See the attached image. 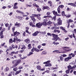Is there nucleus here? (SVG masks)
Returning a JSON list of instances; mask_svg holds the SVG:
<instances>
[{
	"label": "nucleus",
	"mask_w": 76,
	"mask_h": 76,
	"mask_svg": "<svg viewBox=\"0 0 76 76\" xmlns=\"http://www.w3.org/2000/svg\"><path fill=\"white\" fill-rule=\"evenodd\" d=\"M18 18L19 19H21L22 18V17L20 16H18Z\"/></svg>",
	"instance_id": "54"
},
{
	"label": "nucleus",
	"mask_w": 76,
	"mask_h": 76,
	"mask_svg": "<svg viewBox=\"0 0 76 76\" xmlns=\"http://www.w3.org/2000/svg\"><path fill=\"white\" fill-rule=\"evenodd\" d=\"M52 35L53 36V37H54V38L53 39H52L55 40V41H57V40L59 39V37H57V35L53 34Z\"/></svg>",
	"instance_id": "3"
},
{
	"label": "nucleus",
	"mask_w": 76,
	"mask_h": 76,
	"mask_svg": "<svg viewBox=\"0 0 76 76\" xmlns=\"http://www.w3.org/2000/svg\"><path fill=\"white\" fill-rule=\"evenodd\" d=\"M52 12L54 15H57V12L55 11H53Z\"/></svg>",
	"instance_id": "23"
},
{
	"label": "nucleus",
	"mask_w": 76,
	"mask_h": 76,
	"mask_svg": "<svg viewBox=\"0 0 76 76\" xmlns=\"http://www.w3.org/2000/svg\"><path fill=\"white\" fill-rule=\"evenodd\" d=\"M13 39H10L9 40L10 43V44L12 43H13Z\"/></svg>",
	"instance_id": "24"
},
{
	"label": "nucleus",
	"mask_w": 76,
	"mask_h": 76,
	"mask_svg": "<svg viewBox=\"0 0 76 76\" xmlns=\"http://www.w3.org/2000/svg\"><path fill=\"white\" fill-rule=\"evenodd\" d=\"M52 65L50 63L49 64L46 63L45 65V67H47V66L49 67V66H51Z\"/></svg>",
	"instance_id": "14"
},
{
	"label": "nucleus",
	"mask_w": 76,
	"mask_h": 76,
	"mask_svg": "<svg viewBox=\"0 0 76 76\" xmlns=\"http://www.w3.org/2000/svg\"><path fill=\"white\" fill-rule=\"evenodd\" d=\"M43 9H44H44H48V10H50V9L48 6H46V7L43 6Z\"/></svg>",
	"instance_id": "11"
},
{
	"label": "nucleus",
	"mask_w": 76,
	"mask_h": 76,
	"mask_svg": "<svg viewBox=\"0 0 76 76\" xmlns=\"http://www.w3.org/2000/svg\"><path fill=\"white\" fill-rule=\"evenodd\" d=\"M62 56L63 57H66L67 56V55L65 54H64L62 55Z\"/></svg>",
	"instance_id": "53"
},
{
	"label": "nucleus",
	"mask_w": 76,
	"mask_h": 76,
	"mask_svg": "<svg viewBox=\"0 0 76 76\" xmlns=\"http://www.w3.org/2000/svg\"><path fill=\"white\" fill-rule=\"evenodd\" d=\"M20 34V33L19 32H17V31L15 32L14 33V36L15 37V36H18L19 34Z\"/></svg>",
	"instance_id": "10"
},
{
	"label": "nucleus",
	"mask_w": 76,
	"mask_h": 76,
	"mask_svg": "<svg viewBox=\"0 0 76 76\" xmlns=\"http://www.w3.org/2000/svg\"><path fill=\"white\" fill-rule=\"evenodd\" d=\"M41 16L40 14H38V15L35 14H32V16H30V18H31V20H33V22L34 24L35 23V21H36V19H35L34 17H37V18H39V16Z\"/></svg>",
	"instance_id": "1"
},
{
	"label": "nucleus",
	"mask_w": 76,
	"mask_h": 76,
	"mask_svg": "<svg viewBox=\"0 0 76 76\" xmlns=\"http://www.w3.org/2000/svg\"><path fill=\"white\" fill-rule=\"evenodd\" d=\"M29 29V28L28 27H27L26 28V30H28V29Z\"/></svg>",
	"instance_id": "61"
},
{
	"label": "nucleus",
	"mask_w": 76,
	"mask_h": 76,
	"mask_svg": "<svg viewBox=\"0 0 76 76\" xmlns=\"http://www.w3.org/2000/svg\"><path fill=\"white\" fill-rule=\"evenodd\" d=\"M33 6H35V7H37V8L39 7V6L37 5V4H36L35 3H34L33 4Z\"/></svg>",
	"instance_id": "25"
},
{
	"label": "nucleus",
	"mask_w": 76,
	"mask_h": 76,
	"mask_svg": "<svg viewBox=\"0 0 76 76\" xmlns=\"http://www.w3.org/2000/svg\"><path fill=\"white\" fill-rule=\"evenodd\" d=\"M60 29H62V30H63V31H64L65 30V28H64L62 26H61L60 27Z\"/></svg>",
	"instance_id": "35"
},
{
	"label": "nucleus",
	"mask_w": 76,
	"mask_h": 76,
	"mask_svg": "<svg viewBox=\"0 0 76 76\" xmlns=\"http://www.w3.org/2000/svg\"><path fill=\"white\" fill-rule=\"evenodd\" d=\"M22 48H21V50H25L26 49V47L25 45H22Z\"/></svg>",
	"instance_id": "19"
},
{
	"label": "nucleus",
	"mask_w": 76,
	"mask_h": 76,
	"mask_svg": "<svg viewBox=\"0 0 76 76\" xmlns=\"http://www.w3.org/2000/svg\"><path fill=\"white\" fill-rule=\"evenodd\" d=\"M69 58H66L65 59H64V61H69Z\"/></svg>",
	"instance_id": "34"
},
{
	"label": "nucleus",
	"mask_w": 76,
	"mask_h": 76,
	"mask_svg": "<svg viewBox=\"0 0 76 76\" xmlns=\"http://www.w3.org/2000/svg\"><path fill=\"white\" fill-rule=\"evenodd\" d=\"M25 41L27 44H28V43L30 42V40L28 39H27L25 40Z\"/></svg>",
	"instance_id": "12"
},
{
	"label": "nucleus",
	"mask_w": 76,
	"mask_h": 76,
	"mask_svg": "<svg viewBox=\"0 0 76 76\" xmlns=\"http://www.w3.org/2000/svg\"><path fill=\"white\" fill-rule=\"evenodd\" d=\"M63 7H64V6L63 5H61L59 6L57 9V11L58 13H61V12H60V8L61 9H63Z\"/></svg>",
	"instance_id": "4"
},
{
	"label": "nucleus",
	"mask_w": 76,
	"mask_h": 76,
	"mask_svg": "<svg viewBox=\"0 0 76 76\" xmlns=\"http://www.w3.org/2000/svg\"><path fill=\"white\" fill-rule=\"evenodd\" d=\"M20 53H22L23 52H24V50H21L19 51Z\"/></svg>",
	"instance_id": "58"
},
{
	"label": "nucleus",
	"mask_w": 76,
	"mask_h": 76,
	"mask_svg": "<svg viewBox=\"0 0 76 76\" xmlns=\"http://www.w3.org/2000/svg\"><path fill=\"white\" fill-rule=\"evenodd\" d=\"M65 16L67 17V18H70L71 16V15H65Z\"/></svg>",
	"instance_id": "37"
},
{
	"label": "nucleus",
	"mask_w": 76,
	"mask_h": 76,
	"mask_svg": "<svg viewBox=\"0 0 76 76\" xmlns=\"http://www.w3.org/2000/svg\"><path fill=\"white\" fill-rule=\"evenodd\" d=\"M16 40L17 41H21V40H20V39H18V38H17L16 39Z\"/></svg>",
	"instance_id": "48"
},
{
	"label": "nucleus",
	"mask_w": 76,
	"mask_h": 76,
	"mask_svg": "<svg viewBox=\"0 0 76 76\" xmlns=\"http://www.w3.org/2000/svg\"><path fill=\"white\" fill-rule=\"evenodd\" d=\"M68 5H70L72 6H73V7H76V4L74 3H69L68 4Z\"/></svg>",
	"instance_id": "8"
},
{
	"label": "nucleus",
	"mask_w": 76,
	"mask_h": 76,
	"mask_svg": "<svg viewBox=\"0 0 76 76\" xmlns=\"http://www.w3.org/2000/svg\"><path fill=\"white\" fill-rule=\"evenodd\" d=\"M62 48H65L66 49H69L70 48V47H62Z\"/></svg>",
	"instance_id": "32"
},
{
	"label": "nucleus",
	"mask_w": 76,
	"mask_h": 76,
	"mask_svg": "<svg viewBox=\"0 0 76 76\" xmlns=\"http://www.w3.org/2000/svg\"><path fill=\"white\" fill-rule=\"evenodd\" d=\"M11 73L12 75H15V72H11Z\"/></svg>",
	"instance_id": "60"
},
{
	"label": "nucleus",
	"mask_w": 76,
	"mask_h": 76,
	"mask_svg": "<svg viewBox=\"0 0 76 76\" xmlns=\"http://www.w3.org/2000/svg\"><path fill=\"white\" fill-rule=\"evenodd\" d=\"M56 16H54V17L53 18H52L53 20H53H56Z\"/></svg>",
	"instance_id": "38"
},
{
	"label": "nucleus",
	"mask_w": 76,
	"mask_h": 76,
	"mask_svg": "<svg viewBox=\"0 0 76 76\" xmlns=\"http://www.w3.org/2000/svg\"><path fill=\"white\" fill-rule=\"evenodd\" d=\"M5 44V42L2 43H1V47H3V46H4V45Z\"/></svg>",
	"instance_id": "40"
},
{
	"label": "nucleus",
	"mask_w": 76,
	"mask_h": 76,
	"mask_svg": "<svg viewBox=\"0 0 76 76\" xmlns=\"http://www.w3.org/2000/svg\"><path fill=\"white\" fill-rule=\"evenodd\" d=\"M17 69H18V68L16 67L13 69V70L14 71H16V70H17Z\"/></svg>",
	"instance_id": "42"
},
{
	"label": "nucleus",
	"mask_w": 76,
	"mask_h": 76,
	"mask_svg": "<svg viewBox=\"0 0 76 76\" xmlns=\"http://www.w3.org/2000/svg\"><path fill=\"white\" fill-rule=\"evenodd\" d=\"M13 8V9H18V7H17V6H14Z\"/></svg>",
	"instance_id": "36"
},
{
	"label": "nucleus",
	"mask_w": 76,
	"mask_h": 76,
	"mask_svg": "<svg viewBox=\"0 0 76 76\" xmlns=\"http://www.w3.org/2000/svg\"><path fill=\"white\" fill-rule=\"evenodd\" d=\"M67 58H68L69 60H70V59H71V58H72V57L71 56H69L67 57Z\"/></svg>",
	"instance_id": "46"
},
{
	"label": "nucleus",
	"mask_w": 76,
	"mask_h": 76,
	"mask_svg": "<svg viewBox=\"0 0 76 76\" xmlns=\"http://www.w3.org/2000/svg\"><path fill=\"white\" fill-rule=\"evenodd\" d=\"M37 11H38L39 12H40L41 11H42V10H41V9L39 8H38L37 9Z\"/></svg>",
	"instance_id": "27"
},
{
	"label": "nucleus",
	"mask_w": 76,
	"mask_h": 76,
	"mask_svg": "<svg viewBox=\"0 0 76 76\" xmlns=\"http://www.w3.org/2000/svg\"><path fill=\"white\" fill-rule=\"evenodd\" d=\"M16 12L17 13H21V15H23L24 14V12H22L20 11L19 10H16Z\"/></svg>",
	"instance_id": "9"
},
{
	"label": "nucleus",
	"mask_w": 76,
	"mask_h": 76,
	"mask_svg": "<svg viewBox=\"0 0 76 76\" xmlns=\"http://www.w3.org/2000/svg\"><path fill=\"white\" fill-rule=\"evenodd\" d=\"M39 31H36L34 33L32 34L33 36H34V37L37 36L38 34V33H39Z\"/></svg>",
	"instance_id": "7"
},
{
	"label": "nucleus",
	"mask_w": 76,
	"mask_h": 76,
	"mask_svg": "<svg viewBox=\"0 0 76 76\" xmlns=\"http://www.w3.org/2000/svg\"><path fill=\"white\" fill-rule=\"evenodd\" d=\"M42 23V25H43V26H47V22L46 21H44L43 22V23Z\"/></svg>",
	"instance_id": "13"
},
{
	"label": "nucleus",
	"mask_w": 76,
	"mask_h": 76,
	"mask_svg": "<svg viewBox=\"0 0 76 76\" xmlns=\"http://www.w3.org/2000/svg\"><path fill=\"white\" fill-rule=\"evenodd\" d=\"M42 26V23H37V24H36V27H37L38 28H41V26Z\"/></svg>",
	"instance_id": "6"
},
{
	"label": "nucleus",
	"mask_w": 76,
	"mask_h": 76,
	"mask_svg": "<svg viewBox=\"0 0 76 76\" xmlns=\"http://www.w3.org/2000/svg\"><path fill=\"white\" fill-rule=\"evenodd\" d=\"M21 62V60L20 59L17 61V60H15L12 61V64H15V66L16 67L18 65V64H19Z\"/></svg>",
	"instance_id": "2"
},
{
	"label": "nucleus",
	"mask_w": 76,
	"mask_h": 76,
	"mask_svg": "<svg viewBox=\"0 0 76 76\" xmlns=\"http://www.w3.org/2000/svg\"><path fill=\"white\" fill-rule=\"evenodd\" d=\"M57 21L58 25H62V20H61L60 18H58V19Z\"/></svg>",
	"instance_id": "5"
},
{
	"label": "nucleus",
	"mask_w": 76,
	"mask_h": 76,
	"mask_svg": "<svg viewBox=\"0 0 76 76\" xmlns=\"http://www.w3.org/2000/svg\"><path fill=\"white\" fill-rule=\"evenodd\" d=\"M23 68V66H20L19 67V69H22Z\"/></svg>",
	"instance_id": "41"
},
{
	"label": "nucleus",
	"mask_w": 76,
	"mask_h": 76,
	"mask_svg": "<svg viewBox=\"0 0 76 76\" xmlns=\"http://www.w3.org/2000/svg\"><path fill=\"white\" fill-rule=\"evenodd\" d=\"M28 49H31V45L30 44L28 45Z\"/></svg>",
	"instance_id": "30"
},
{
	"label": "nucleus",
	"mask_w": 76,
	"mask_h": 76,
	"mask_svg": "<svg viewBox=\"0 0 76 76\" xmlns=\"http://www.w3.org/2000/svg\"><path fill=\"white\" fill-rule=\"evenodd\" d=\"M62 13V15H63V16H64H64H65V15H64V11H62V13Z\"/></svg>",
	"instance_id": "47"
},
{
	"label": "nucleus",
	"mask_w": 76,
	"mask_h": 76,
	"mask_svg": "<svg viewBox=\"0 0 76 76\" xmlns=\"http://www.w3.org/2000/svg\"><path fill=\"white\" fill-rule=\"evenodd\" d=\"M37 68L38 70H40L41 69V66L39 65H38L37 66Z\"/></svg>",
	"instance_id": "17"
},
{
	"label": "nucleus",
	"mask_w": 76,
	"mask_h": 76,
	"mask_svg": "<svg viewBox=\"0 0 76 76\" xmlns=\"http://www.w3.org/2000/svg\"><path fill=\"white\" fill-rule=\"evenodd\" d=\"M51 24H52V22L50 21H49L47 23V25H51Z\"/></svg>",
	"instance_id": "28"
},
{
	"label": "nucleus",
	"mask_w": 76,
	"mask_h": 76,
	"mask_svg": "<svg viewBox=\"0 0 76 76\" xmlns=\"http://www.w3.org/2000/svg\"><path fill=\"white\" fill-rule=\"evenodd\" d=\"M68 36L69 37H70V38H73V35L72 34L71 35H68Z\"/></svg>",
	"instance_id": "45"
},
{
	"label": "nucleus",
	"mask_w": 76,
	"mask_h": 76,
	"mask_svg": "<svg viewBox=\"0 0 76 76\" xmlns=\"http://www.w3.org/2000/svg\"><path fill=\"white\" fill-rule=\"evenodd\" d=\"M66 73H67V74L69 73V69L67 70L66 71Z\"/></svg>",
	"instance_id": "43"
},
{
	"label": "nucleus",
	"mask_w": 76,
	"mask_h": 76,
	"mask_svg": "<svg viewBox=\"0 0 76 76\" xmlns=\"http://www.w3.org/2000/svg\"><path fill=\"white\" fill-rule=\"evenodd\" d=\"M59 58H60V60H61V61H63V60L64 59L63 57H62V56H60Z\"/></svg>",
	"instance_id": "26"
},
{
	"label": "nucleus",
	"mask_w": 76,
	"mask_h": 76,
	"mask_svg": "<svg viewBox=\"0 0 76 76\" xmlns=\"http://www.w3.org/2000/svg\"><path fill=\"white\" fill-rule=\"evenodd\" d=\"M16 38H17V37L15 36L13 41V42H16Z\"/></svg>",
	"instance_id": "29"
},
{
	"label": "nucleus",
	"mask_w": 76,
	"mask_h": 76,
	"mask_svg": "<svg viewBox=\"0 0 76 76\" xmlns=\"http://www.w3.org/2000/svg\"><path fill=\"white\" fill-rule=\"evenodd\" d=\"M0 37H1V38L2 39V38H4V36H3V35L1 34V35H0Z\"/></svg>",
	"instance_id": "49"
},
{
	"label": "nucleus",
	"mask_w": 76,
	"mask_h": 76,
	"mask_svg": "<svg viewBox=\"0 0 76 76\" xmlns=\"http://www.w3.org/2000/svg\"><path fill=\"white\" fill-rule=\"evenodd\" d=\"M55 29V26L52 27L51 28V29Z\"/></svg>",
	"instance_id": "63"
},
{
	"label": "nucleus",
	"mask_w": 76,
	"mask_h": 76,
	"mask_svg": "<svg viewBox=\"0 0 76 76\" xmlns=\"http://www.w3.org/2000/svg\"><path fill=\"white\" fill-rule=\"evenodd\" d=\"M9 68L8 67L6 68L5 69V70L6 72H7L8 70H9Z\"/></svg>",
	"instance_id": "44"
},
{
	"label": "nucleus",
	"mask_w": 76,
	"mask_h": 76,
	"mask_svg": "<svg viewBox=\"0 0 76 76\" xmlns=\"http://www.w3.org/2000/svg\"><path fill=\"white\" fill-rule=\"evenodd\" d=\"M29 25L31 26H32V27H35V26L33 24V23L32 22H30L29 23Z\"/></svg>",
	"instance_id": "15"
},
{
	"label": "nucleus",
	"mask_w": 76,
	"mask_h": 76,
	"mask_svg": "<svg viewBox=\"0 0 76 76\" xmlns=\"http://www.w3.org/2000/svg\"><path fill=\"white\" fill-rule=\"evenodd\" d=\"M47 35H49V36H51V35H52L50 33H48Z\"/></svg>",
	"instance_id": "52"
},
{
	"label": "nucleus",
	"mask_w": 76,
	"mask_h": 76,
	"mask_svg": "<svg viewBox=\"0 0 76 76\" xmlns=\"http://www.w3.org/2000/svg\"><path fill=\"white\" fill-rule=\"evenodd\" d=\"M64 50H65L66 51V52H69V51H72V48L69 49H64Z\"/></svg>",
	"instance_id": "22"
},
{
	"label": "nucleus",
	"mask_w": 76,
	"mask_h": 76,
	"mask_svg": "<svg viewBox=\"0 0 76 76\" xmlns=\"http://www.w3.org/2000/svg\"><path fill=\"white\" fill-rule=\"evenodd\" d=\"M5 26L6 27H7L8 26H9V24L8 23H7L5 24Z\"/></svg>",
	"instance_id": "57"
},
{
	"label": "nucleus",
	"mask_w": 76,
	"mask_h": 76,
	"mask_svg": "<svg viewBox=\"0 0 76 76\" xmlns=\"http://www.w3.org/2000/svg\"><path fill=\"white\" fill-rule=\"evenodd\" d=\"M21 71H22V70H20L19 71H17L16 72L15 74V75H17L19 74V73H21Z\"/></svg>",
	"instance_id": "16"
},
{
	"label": "nucleus",
	"mask_w": 76,
	"mask_h": 76,
	"mask_svg": "<svg viewBox=\"0 0 76 76\" xmlns=\"http://www.w3.org/2000/svg\"><path fill=\"white\" fill-rule=\"evenodd\" d=\"M68 69H72V66L70 65H69V66H67Z\"/></svg>",
	"instance_id": "33"
},
{
	"label": "nucleus",
	"mask_w": 76,
	"mask_h": 76,
	"mask_svg": "<svg viewBox=\"0 0 76 76\" xmlns=\"http://www.w3.org/2000/svg\"><path fill=\"white\" fill-rule=\"evenodd\" d=\"M37 48H34V47L31 50V51L32 52H34V51H36Z\"/></svg>",
	"instance_id": "20"
},
{
	"label": "nucleus",
	"mask_w": 76,
	"mask_h": 76,
	"mask_svg": "<svg viewBox=\"0 0 76 76\" xmlns=\"http://www.w3.org/2000/svg\"><path fill=\"white\" fill-rule=\"evenodd\" d=\"M70 8H69V7H68L67 8L66 10L67 11H70Z\"/></svg>",
	"instance_id": "62"
},
{
	"label": "nucleus",
	"mask_w": 76,
	"mask_h": 76,
	"mask_svg": "<svg viewBox=\"0 0 76 76\" xmlns=\"http://www.w3.org/2000/svg\"><path fill=\"white\" fill-rule=\"evenodd\" d=\"M39 32L40 34H43V35H44V34H45V33H44V32H43L39 31Z\"/></svg>",
	"instance_id": "56"
},
{
	"label": "nucleus",
	"mask_w": 76,
	"mask_h": 76,
	"mask_svg": "<svg viewBox=\"0 0 76 76\" xmlns=\"http://www.w3.org/2000/svg\"><path fill=\"white\" fill-rule=\"evenodd\" d=\"M42 53H43V54H47V52L45 51H43L42 52Z\"/></svg>",
	"instance_id": "39"
},
{
	"label": "nucleus",
	"mask_w": 76,
	"mask_h": 76,
	"mask_svg": "<svg viewBox=\"0 0 76 76\" xmlns=\"http://www.w3.org/2000/svg\"><path fill=\"white\" fill-rule=\"evenodd\" d=\"M15 26H17L19 27L20 26V24L19 23H18V22H16L15 24Z\"/></svg>",
	"instance_id": "21"
},
{
	"label": "nucleus",
	"mask_w": 76,
	"mask_h": 76,
	"mask_svg": "<svg viewBox=\"0 0 76 76\" xmlns=\"http://www.w3.org/2000/svg\"><path fill=\"white\" fill-rule=\"evenodd\" d=\"M47 15L48 16H49L50 15V12H48L47 13Z\"/></svg>",
	"instance_id": "50"
},
{
	"label": "nucleus",
	"mask_w": 76,
	"mask_h": 76,
	"mask_svg": "<svg viewBox=\"0 0 76 76\" xmlns=\"http://www.w3.org/2000/svg\"><path fill=\"white\" fill-rule=\"evenodd\" d=\"M59 51L58 50H55V51H53V53H56V52H58Z\"/></svg>",
	"instance_id": "59"
},
{
	"label": "nucleus",
	"mask_w": 76,
	"mask_h": 76,
	"mask_svg": "<svg viewBox=\"0 0 76 76\" xmlns=\"http://www.w3.org/2000/svg\"><path fill=\"white\" fill-rule=\"evenodd\" d=\"M26 6H27V7H31V6H32V5H28V4H27L26 5Z\"/></svg>",
	"instance_id": "51"
},
{
	"label": "nucleus",
	"mask_w": 76,
	"mask_h": 76,
	"mask_svg": "<svg viewBox=\"0 0 76 76\" xmlns=\"http://www.w3.org/2000/svg\"><path fill=\"white\" fill-rule=\"evenodd\" d=\"M12 13H13V12H10V14H9L8 15H10V16H12Z\"/></svg>",
	"instance_id": "55"
},
{
	"label": "nucleus",
	"mask_w": 76,
	"mask_h": 76,
	"mask_svg": "<svg viewBox=\"0 0 76 76\" xmlns=\"http://www.w3.org/2000/svg\"><path fill=\"white\" fill-rule=\"evenodd\" d=\"M73 20H71V19H69L68 21H67L68 23H71V22H73Z\"/></svg>",
	"instance_id": "18"
},
{
	"label": "nucleus",
	"mask_w": 76,
	"mask_h": 76,
	"mask_svg": "<svg viewBox=\"0 0 76 76\" xmlns=\"http://www.w3.org/2000/svg\"><path fill=\"white\" fill-rule=\"evenodd\" d=\"M25 19H26V20H28V19H29V17L27 16Z\"/></svg>",
	"instance_id": "64"
},
{
	"label": "nucleus",
	"mask_w": 76,
	"mask_h": 76,
	"mask_svg": "<svg viewBox=\"0 0 76 76\" xmlns=\"http://www.w3.org/2000/svg\"><path fill=\"white\" fill-rule=\"evenodd\" d=\"M33 54V53L32 52H30L29 53V54L27 55V56H31L32 54Z\"/></svg>",
	"instance_id": "31"
}]
</instances>
